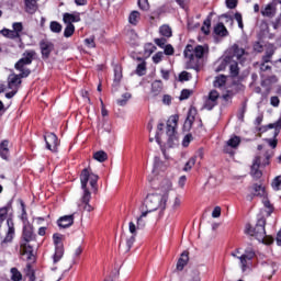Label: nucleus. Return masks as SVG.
<instances>
[{
	"mask_svg": "<svg viewBox=\"0 0 281 281\" xmlns=\"http://www.w3.org/2000/svg\"><path fill=\"white\" fill-rule=\"evenodd\" d=\"M131 98L132 94L130 92H125L124 94H122V99H119L116 101V104H119V106H126Z\"/></svg>",
	"mask_w": 281,
	"mask_h": 281,
	"instance_id": "nucleus-40",
	"label": "nucleus"
},
{
	"mask_svg": "<svg viewBox=\"0 0 281 281\" xmlns=\"http://www.w3.org/2000/svg\"><path fill=\"white\" fill-rule=\"evenodd\" d=\"M234 19L237 21L239 30H244L245 24H243V14L240 12H236Z\"/></svg>",
	"mask_w": 281,
	"mask_h": 281,
	"instance_id": "nucleus-53",
	"label": "nucleus"
},
{
	"mask_svg": "<svg viewBox=\"0 0 281 281\" xmlns=\"http://www.w3.org/2000/svg\"><path fill=\"white\" fill-rule=\"evenodd\" d=\"M188 80H192V74L188 71H182L179 75V81L180 82H188Z\"/></svg>",
	"mask_w": 281,
	"mask_h": 281,
	"instance_id": "nucleus-49",
	"label": "nucleus"
},
{
	"mask_svg": "<svg viewBox=\"0 0 281 281\" xmlns=\"http://www.w3.org/2000/svg\"><path fill=\"white\" fill-rule=\"evenodd\" d=\"M20 205H21V215L19 216L20 221H22V225H32L30 223V220L27 217V211L25 210V202L23 200H20Z\"/></svg>",
	"mask_w": 281,
	"mask_h": 281,
	"instance_id": "nucleus-30",
	"label": "nucleus"
},
{
	"mask_svg": "<svg viewBox=\"0 0 281 281\" xmlns=\"http://www.w3.org/2000/svg\"><path fill=\"white\" fill-rule=\"evenodd\" d=\"M164 54L166 56H173L175 55V47H172V44H167L164 48Z\"/></svg>",
	"mask_w": 281,
	"mask_h": 281,
	"instance_id": "nucleus-59",
	"label": "nucleus"
},
{
	"mask_svg": "<svg viewBox=\"0 0 281 281\" xmlns=\"http://www.w3.org/2000/svg\"><path fill=\"white\" fill-rule=\"evenodd\" d=\"M196 164V157H191L183 167V172H190L192 170V167Z\"/></svg>",
	"mask_w": 281,
	"mask_h": 281,
	"instance_id": "nucleus-43",
	"label": "nucleus"
},
{
	"mask_svg": "<svg viewBox=\"0 0 281 281\" xmlns=\"http://www.w3.org/2000/svg\"><path fill=\"white\" fill-rule=\"evenodd\" d=\"M10 142L8 139H4L0 143V157L1 159H4V161H8L10 157V149L8 148Z\"/></svg>",
	"mask_w": 281,
	"mask_h": 281,
	"instance_id": "nucleus-24",
	"label": "nucleus"
},
{
	"mask_svg": "<svg viewBox=\"0 0 281 281\" xmlns=\"http://www.w3.org/2000/svg\"><path fill=\"white\" fill-rule=\"evenodd\" d=\"M75 215H64L57 220V225L59 229H67L74 225Z\"/></svg>",
	"mask_w": 281,
	"mask_h": 281,
	"instance_id": "nucleus-18",
	"label": "nucleus"
},
{
	"mask_svg": "<svg viewBox=\"0 0 281 281\" xmlns=\"http://www.w3.org/2000/svg\"><path fill=\"white\" fill-rule=\"evenodd\" d=\"M86 47H89V49H93L95 47V36L87 37L83 41Z\"/></svg>",
	"mask_w": 281,
	"mask_h": 281,
	"instance_id": "nucleus-47",
	"label": "nucleus"
},
{
	"mask_svg": "<svg viewBox=\"0 0 281 281\" xmlns=\"http://www.w3.org/2000/svg\"><path fill=\"white\" fill-rule=\"evenodd\" d=\"M128 229H130V233L132 234V236L137 237V229H139V228H137V226L135 225V223L130 222V223H128Z\"/></svg>",
	"mask_w": 281,
	"mask_h": 281,
	"instance_id": "nucleus-62",
	"label": "nucleus"
},
{
	"mask_svg": "<svg viewBox=\"0 0 281 281\" xmlns=\"http://www.w3.org/2000/svg\"><path fill=\"white\" fill-rule=\"evenodd\" d=\"M254 52H257V54H262L265 47L261 45L260 42H255L252 45Z\"/></svg>",
	"mask_w": 281,
	"mask_h": 281,
	"instance_id": "nucleus-61",
	"label": "nucleus"
},
{
	"mask_svg": "<svg viewBox=\"0 0 281 281\" xmlns=\"http://www.w3.org/2000/svg\"><path fill=\"white\" fill-rule=\"evenodd\" d=\"M63 234L55 233L53 235V243L55 245V254L53 255L54 265L60 262V260H63V257L65 256V245H63Z\"/></svg>",
	"mask_w": 281,
	"mask_h": 281,
	"instance_id": "nucleus-8",
	"label": "nucleus"
},
{
	"mask_svg": "<svg viewBox=\"0 0 281 281\" xmlns=\"http://www.w3.org/2000/svg\"><path fill=\"white\" fill-rule=\"evenodd\" d=\"M202 26V32H204L205 34H210V27L212 25V18L207 16V19L204 20Z\"/></svg>",
	"mask_w": 281,
	"mask_h": 281,
	"instance_id": "nucleus-48",
	"label": "nucleus"
},
{
	"mask_svg": "<svg viewBox=\"0 0 281 281\" xmlns=\"http://www.w3.org/2000/svg\"><path fill=\"white\" fill-rule=\"evenodd\" d=\"M10 210H12V201H10L9 203H7L5 206H2L0 209V225L3 224L5 218H8V212H10Z\"/></svg>",
	"mask_w": 281,
	"mask_h": 281,
	"instance_id": "nucleus-31",
	"label": "nucleus"
},
{
	"mask_svg": "<svg viewBox=\"0 0 281 281\" xmlns=\"http://www.w3.org/2000/svg\"><path fill=\"white\" fill-rule=\"evenodd\" d=\"M274 54H276V50H273V49L266 50V54L262 56L261 61L262 63H271V58H273Z\"/></svg>",
	"mask_w": 281,
	"mask_h": 281,
	"instance_id": "nucleus-44",
	"label": "nucleus"
},
{
	"mask_svg": "<svg viewBox=\"0 0 281 281\" xmlns=\"http://www.w3.org/2000/svg\"><path fill=\"white\" fill-rule=\"evenodd\" d=\"M244 56H245V48H240V46H238V44H234L229 48L228 55H227V57H229L231 60H234V58H236V60H238V63H243Z\"/></svg>",
	"mask_w": 281,
	"mask_h": 281,
	"instance_id": "nucleus-16",
	"label": "nucleus"
},
{
	"mask_svg": "<svg viewBox=\"0 0 281 281\" xmlns=\"http://www.w3.org/2000/svg\"><path fill=\"white\" fill-rule=\"evenodd\" d=\"M138 8L144 12H147V10H150V4L148 3V0H138Z\"/></svg>",
	"mask_w": 281,
	"mask_h": 281,
	"instance_id": "nucleus-52",
	"label": "nucleus"
},
{
	"mask_svg": "<svg viewBox=\"0 0 281 281\" xmlns=\"http://www.w3.org/2000/svg\"><path fill=\"white\" fill-rule=\"evenodd\" d=\"M80 12H74V13H64L63 14V22L65 25H74V23H80Z\"/></svg>",
	"mask_w": 281,
	"mask_h": 281,
	"instance_id": "nucleus-19",
	"label": "nucleus"
},
{
	"mask_svg": "<svg viewBox=\"0 0 281 281\" xmlns=\"http://www.w3.org/2000/svg\"><path fill=\"white\" fill-rule=\"evenodd\" d=\"M267 225V220L261 216L257 220L256 226L252 227L251 224H246L245 234L248 236H255L259 243H265V238H267V231L265 226Z\"/></svg>",
	"mask_w": 281,
	"mask_h": 281,
	"instance_id": "nucleus-5",
	"label": "nucleus"
},
{
	"mask_svg": "<svg viewBox=\"0 0 281 281\" xmlns=\"http://www.w3.org/2000/svg\"><path fill=\"white\" fill-rule=\"evenodd\" d=\"M179 122V115H172L170 119L167 121V146L169 148H172L175 144H177L178 138H177V124Z\"/></svg>",
	"mask_w": 281,
	"mask_h": 281,
	"instance_id": "nucleus-7",
	"label": "nucleus"
},
{
	"mask_svg": "<svg viewBox=\"0 0 281 281\" xmlns=\"http://www.w3.org/2000/svg\"><path fill=\"white\" fill-rule=\"evenodd\" d=\"M147 216H148V212L144 211L140 214V216L136 218L137 229H144L146 227V221H144V218H146Z\"/></svg>",
	"mask_w": 281,
	"mask_h": 281,
	"instance_id": "nucleus-35",
	"label": "nucleus"
},
{
	"mask_svg": "<svg viewBox=\"0 0 281 281\" xmlns=\"http://www.w3.org/2000/svg\"><path fill=\"white\" fill-rule=\"evenodd\" d=\"M245 113H247V103H244L243 106L239 109V112L237 114V117L240 122H244L245 120Z\"/></svg>",
	"mask_w": 281,
	"mask_h": 281,
	"instance_id": "nucleus-51",
	"label": "nucleus"
},
{
	"mask_svg": "<svg viewBox=\"0 0 281 281\" xmlns=\"http://www.w3.org/2000/svg\"><path fill=\"white\" fill-rule=\"evenodd\" d=\"M214 34H216V36L225 37L229 36V31H227V27H225L223 22H220L214 26Z\"/></svg>",
	"mask_w": 281,
	"mask_h": 281,
	"instance_id": "nucleus-27",
	"label": "nucleus"
},
{
	"mask_svg": "<svg viewBox=\"0 0 281 281\" xmlns=\"http://www.w3.org/2000/svg\"><path fill=\"white\" fill-rule=\"evenodd\" d=\"M210 52L207 46L196 45L195 47L191 44H188L184 48L183 56L188 58L186 64V69H194L196 72L201 71V66L199 60Z\"/></svg>",
	"mask_w": 281,
	"mask_h": 281,
	"instance_id": "nucleus-2",
	"label": "nucleus"
},
{
	"mask_svg": "<svg viewBox=\"0 0 281 281\" xmlns=\"http://www.w3.org/2000/svg\"><path fill=\"white\" fill-rule=\"evenodd\" d=\"M228 63H232V57H225L221 64L218 65V67L216 68L215 71H225L226 67H227V64Z\"/></svg>",
	"mask_w": 281,
	"mask_h": 281,
	"instance_id": "nucleus-45",
	"label": "nucleus"
},
{
	"mask_svg": "<svg viewBox=\"0 0 281 281\" xmlns=\"http://www.w3.org/2000/svg\"><path fill=\"white\" fill-rule=\"evenodd\" d=\"M161 91H164V82L161 80H156L151 83L150 95L151 98H157V95H161Z\"/></svg>",
	"mask_w": 281,
	"mask_h": 281,
	"instance_id": "nucleus-23",
	"label": "nucleus"
},
{
	"mask_svg": "<svg viewBox=\"0 0 281 281\" xmlns=\"http://www.w3.org/2000/svg\"><path fill=\"white\" fill-rule=\"evenodd\" d=\"M21 78H27V77H21V72L19 75H11L9 76V89H14V87H19L21 85Z\"/></svg>",
	"mask_w": 281,
	"mask_h": 281,
	"instance_id": "nucleus-29",
	"label": "nucleus"
},
{
	"mask_svg": "<svg viewBox=\"0 0 281 281\" xmlns=\"http://www.w3.org/2000/svg\"><path fill=\"white\" fill-rule=\"evenodd\" d=\"M7 225H8V232L5 234L4 239L2 240V244L12 243V240H14V235H15L14 220H12V217H8Z\"/></svg>",
	"mask_w": 281,
	"mask_h": 281,
	"instance_id": "nucleus-17",
	"label": "nucleus"
},
{
	"mask_svg": "<svg viewBox=\"0 0 281 281\" xmlns=\"http://www.w3.org/2000/svg\"><path fill=\"white\" fill-rule=\"evenodd\" d=\"M250 175L254 179H260L262 177V171H260V157L256 156L252 166L250 167Z\"/></svg>",
	"mask_w": 281,
	"mask_h": 281,
	"instance_id": "nucleus-20",
	"label": "nucleus"
},
{
	"mask_svg": "<svg viewBox=\"0 0 281 281\" xmlns=\"http://www.w3.org/2000/svg\"><path fill=\"white\" fill-rule=\"evenodd\" d=\"M193 91L190 89H183L180 93V100H188V98H190L192 95Z\"/></svg>",
	"mask_w": 281,
	"mask_h": 281,
	"instance_id": "nucleus-54",
	"label": "nucleus"
},
{
	"mask_svg": "<svg viewBox=\"0 0 281 281\" xmlns=\"http://www.w3.org/2000/svg\"><path fill=\"white\" fill-rule=\"evenodd\" d=\"M268 128H274V134H273V138H266L265 142L268 143V145L270 146V148H277L278 147V135H280V131H281V119H279L277 122L274 123H270L268 124Z\"/></svg>",
	"mask_w": 281,
	"mask_h": 281,
	"instance_id": "nucleus-11",
	"label": "nucleus"
},
{
	"mask_svg": "<svg viewBox=\"0 0 281 281\" xmlns=\"http://www.w3.org/2000/svg\"><path fill=\"white\" fill-rule=\"evenodd\" d=\"M44 142L46 144L47 150H50V153H56L58 150V145L60 144L58 140V136L54 133H47L44 135Z\"/></svg>",
	"mask_w": 281,
	"mask_h": 281,
	"instance_id": "nucleus-13",
	"label": "nucleus"
},
{
	"mask_svg": "<svg viewBox=\"0 0 281 281\" xmlns=\"http://www.w3.org/2000/svg\"><path fill=\"white\" fill-rule=\"evenodd\" d=\"M154 43L160 47V49H164L166 46V43H168V41L166 40V37H160V38H155Z\"/></svg>",
	"mask_w": 281,
	"mask_h": 281,
	"instance_id": "nucleus-57",
	"label": "nucleus"
},
{
	"mask_svg": "<svg viewBox=\"0 0 281 281\" xmlns=\"http://www.w3.org/2000/svg\"><path fill=\"white\" fill-rule=\"evenodd\" d=\"M93 159H95V161H99L100 164H104V161L109 159V155H106V151L104 150H99L93 154Z\"/></svg>",
	"mask_w": 281,
	"mask_h": 281,
	"instance_id": "nucleus-32",
	"label": "nucleus"
},
{
	"mask_svg": "<svg viewBox=\"0 0 281 281\" xmlns=\"http://www.w3.org/2000/svg\"><path fill=\"white\" fill-rule=\"evenodd\" d=\"M252 194L250 195V199H254V196H266L267 190L262 184L255 183L252 186Z\"/></svg>",
	"mask_w": 281,
	"mask_h": 281,
	"instance_id": "nucleus-28",
	"label": "nucleus"
},
{
	"mask_svg": "<svg viewBox=\"0 0 281 281\" xmlns=\"http://www.w3.org/2000/svg\"><path fill=\"white\" fill-rule=\"evenodd\" d=\"M159 32L165 38H170L172 36V29L166 24L159 27Z\"/></svg>",
	"mask_w": 281,
	"mask_h": 281,
	"instance_id": "nucleus-37",
	"label": "nucleus"
},
{
	"mask_svg": "<svg viewBox=\"0 0 281 281\" xmlns=\"http://www.w3.org/2000/svg\"><path fill=\"white\" fill-rule=\"evenodd\" d=\"M12 27H13V31L16 33V34H20L21 36V32H23V23L21 22H14L12 24Z\"/></svg>",
	"mask_w": 281,
	"mask_h": 281,
	"instance_id": "nucleus-60",
	"label": "nucleus"
},
{
	"mask_svg": "<svg viewBox=\"0 0 281 281\" xmlns=\"http://www.w3.org/2000/svg\"><path fill=\"white\" fill-rule=\"evenodd\" d=\"M278 12V9L273 3H268L263 9H261V14L267 19H273Z\"/></svg>",
	"mask_w": 281,
	"mask_h": 281,
	"instance_id": "nucleus-22",
	"label": "nucleus"
},
{
	"mask_svg": "<svg viewBox=\"0 0 281 281\" xmlns=\"http://www.w3.org/2000/svg\"><path fill=\"white\" fill-rule=\"evenodd\" d=\"M161 166H164V162H161V159H159V157H155L153 172H159V168H161Z\"/></svg>",
	"mask_w": 281,
	"mask_h": 281,
	"instance_id": "nucleus-55",
	"label": "nucleus"
},
{
	"mask_svg": "<svg viewBox=\"0 0 281 281\" xmlns=\"http://www.w3.org/2000/svg\"><path fill=\"white\" fill-rule=\"evenodd\" d=\"M11 280L12 281H21L23 280V274L16 268H11Z\"/></svg>",
	"mask_w": 281,
	"mask_h": 281,
	"instance_id": "nucleus-41",
	"label": "nucleus"
},
{
	"mask_svg": "<svg viewBox=\"0 0 281 281\" xmlns=\"http://www.w3.org/2000/svg\"><path fill=\"white\" fill-rule=\"evenodd\" d=\"M218 91L212 90L203 104V109H206V111H212V109L218 104Z\"/></svg>",
	"mask_w": 281,
	"mask_h": 281,
	"instance_id": "nucleus-15",
	"label": "nucleus"
},
{
	"mask_svg": "<svg viewBox=\"0 0 281 281\" xmlns=\"http://www.w3.org/2000/svg\"><path fill=\"white\" fill-rule=\"evenodd\" d=\"M229 72L232 78H237L238 74H240V68H238V61H234L229 66Z\"/></svg>",
	"mask_w": 281,
	"mask_h": 281,
	"instance_id": "nucleus-39",
	"label": "nucleus"
},
{
	"mask_svg": "<svg viewBox=\"0 0 281 281\" xmlns=\"http://www.w3.org/2000/svg\"><path fill=\"white\" fill-rule=\"evenodd\" d=\"M254 258H256V252L254 250H246L245 254L237 257L243 273L251 271V267H254Z\"/></svg>",
	"mask_w": 281,
	"mask_h": 281,
	"instance_id": "nucleus-9",
	"label": "nucleus"
},
{
	"mask_svg": "<svg viewBox=\"0 0 281 281\" xmlns=\"http://www.w3.org/2000/svg\"><path fill=\"white\" fill-rule=\"evenodd\" d=\"M128 22L131 25H137V23H139V11H132L128 16Z\"/></svg>",
	"mask_w": 281,
	"mask_h": 281,
	"instance_id": "nucleus-38",
	"label": "nucleus"
},
{
	"mask_svg": "<svg viewBox=\"0 0 281 281\" xmlns=\"http://www.w3.org/2000/svg\"><path fill=\"white\" fill-rule=\"evenodd\" d=\"M196 116V109L191 108L188 111L187 119L183 124L184 131H190L192 128V124H194V117Z\"/></svg>",
	"mask_w": 281,
	"mask_h": 281,
	"instance_id": "nucleus-21",
	"label": "nucleus"
},
{
	"mask_svg": "<svg viewBox=\"0 0 281 281\" xmlns=\"http://www.w3.org/2000/svg\"><path fill=\"white\" fill-rule=\"evenodd\" d=\"M54 42L49 40H42L40 42V52L42 54V60H49V57L52 56V52L55 49Z\"/></svg>",
	"mask_w": 281,
	"mask_h": 281,
	"instance_id": "nucleus-10",
	"label": "nucleus"
},
{
	"mask_svg": "<svg viewBox=\"0 0 281 281\" xmlns=\"http://www.w3.org/2000/svg\"><path fill=\"white\" fill-rule=\"evenodd\" d=\"M135 236L131 235L127 239H126V249L125 251L127 252L130 249L133 248V245H135Z\"/></svg>",
	"mask_w": 281,
	"mask_h": 281,
	"instance_id": "nucleus-56",
	"label": "nucleus"
},
{
	"mask_svg": "<svg viewBox=\"0 0 281 281\" xmlns=\"http://www.w3.org/2000/svg\"><path fill=\"white\" fill-rule=\"evenodd\" d=\"M271 188H272V190H274V192H279V190H281V176H277L272 180Z\"/></svg>",
	"mask_w": 281,
	"mask_h": 281,
	"instance_id": "nucleus-42",
	"label": "nucleus"
},
{
	"mask_svg": "<svg viewBox=\"0 0 281 281\" xmlns=\"http://www.w3.org/2000/svg\"><path fill=\"white\" fill-rule=\"evenodd\" d=\"M240 136L233 135L224 146V153L226 155H234V150L240 146Z\"/></svg>",
	"mask_w": 281,
	"mask_h": 281,
	"instance_id": "nucleus-14",
	"label": "nucleus"
},
{
	"mask_svg": "<svg viewBox=\"0 0 281 281\" xmlns=\"http://www.w3.org/2000/svg\"><path fill=\"white\" fill-rule=\"evenodd\" d=\"M49 30L53 32V34H60V32H63V24H60L58 21H52L49 23Z\"/></svg>",
	"mask_w": 281,
	"mask_h": 281,
	"instance_id": "nucleus-34",
	"label": "nucleus"
},
{
	"mask_svg": "<svg viewBox=\"0 0 281 281\" xmlns=\"http://www.w3.org/2000/svg\"><path fill=\"white\" fill-rule=\"evenodd\" d=\"M168 203V194H157L151 193L146 196L145 200V207L147 211V214H150V212H157V210H160V212H164L166 210V204Z\"/></svg>",
	"mask_w": 281,
	"mask_h": 281,
	"instance_id": "nucleus-4",
	"label": "nucleus"
},
{
	"mask_svg": "<svg viewBox=\"0 0 281 281\" xmlns=\"http://www.w3.org/2000/svg\"><path fill=\"white\" fill-rule=\"evenodd\" d=\"M189 260H190V257L188 256V251H183L181 254L180 258L178 259L177 270L178 271H183V269L188 265Z\"/></svg>",
	"mask_w": 281,
	"mask_h": 281,
	"instance_id": "nucleus-26",
	"label": "nucleus"
},
{
	"mask_svg": "<svg viewBox=\"0 0 281 281\" xmlns=\"http://www.w3.org/2000/svg\"><path fill=\"white\" fill-rule=\"evenodd\" d=\"M262 203H263V206L267 207L268 210V216H271V214H273V205L271 204L269 199L265 196H263Z\"/></svg>",
	"mask_w": 281,
	"mask_h": 281,
	"instance_id": "nucleus-50",
	"label": "nucleus"
},
{
	"mask_svg": "<svg viewBox=\"0 0 281 281\" xmlns=\"http://www.w3.org/2000/svg\"><path fill=\"white\" fill-rule=\"evenodd\" d=\"M161 60H164V52H158L153 56V63L155 65H159Z\"/></svg>",
	"mask_w": 281,
	"mask_h": 281,
	"instance_id": "nucleus-58",
	"label": "nucleus"
},
{
	"mask_svg": "<svg viewBox=\"0 0 281 281\" xmlns=\"http://www.w3.org/2000/svg\"><path fill=\"white\" fill-rule=\"evenodd\" d=\"M261 271L263 273V278H267V280H271L276 271H278V263L273 261H263L261 262Z\"/></svg>",
	"mask_w": 281,
	"mask_h": 281,
	"instance_id": "nucleus-12",
	"label": "nucleus"
},
{
	"mask_svg": "<svg viewBox=\"0 0 281 281\" xmlns=\"http://www.w3.org/2000/svg\"><path fill=\"white\" fill-rule=\"evenodd\" d=\"M36 240V234L34 233V226L32 224H26L22 228V239L20 241V248L23 254L27 255V258L34 256V247L30 243Z\"/></svg>",
	"mask_w": 281,
	"mask_h": 281,
	"instance_id": "nucleus-3",
	"label": "nucleus"
},
{
	"mask_svg": "<svg viewBox=\"0 0 281 281\" xmlns=\"http://www.w3.org/2000/svg\"><path fill=\"white\" fill-rule=\"evenodd\" d=\"M98 179L100 177L91 170V168L82 169L80 173V182L82 195L80 199V203L78 204L79 210H83V212H93V207L91 206V191L87 188L89 181L92 190H98Z\"/></svg>",
	"mask_w": 281,
	"mask_h": 281,
	"instance_id": "nucleus-1",
	"label": "nucleus"
},
{
	"mask_svg": "<svg viewBox=\"0 0 281 281\" xmlns=\"http://www.w3.org/2000/svg\"><path fill=\"white\" fill-rule=\"evenodd\" d=\"M189 281H201V274L199 273V271H193Z\"/></svg>",
	"mask_w": 281,
	"mask_h": 281,
	"instance_id": "nucleus-64",
	"label": "nucleus"
},
{
	"mask_svg": "<svg viewBox=\"0 0 281 281\" xmlns=\"http://www.w3.org/2000/svg\"><path fill=\"white\" fill-rule=\"evenodd\" d=\"M136 75L137 76H146V61H142L136 67Z\"/></svg>",
	"mask_w": 281,
	"mask_h": 281,
	"instance_id": "nucleus-46",
	"label": "nucleus"
},
{
	"mask_svg": "<svg viewBox=\"0 0 281 281\" xmlns=\"http://www.w3.org/2000/svg\"><path fill=\"white\" fill-rule=\"evenodd\" d=\"M122 80V69H114V82H120Z\"/></svg>",
	"mask_w": 281,
	"mask_h": 281,
	"instance_id": "nucleus-63",
	"label": "nucleus"
},
{
	"mask_svg": "<svg viewBox=\"0 0 281 281\" xmlns=\"http://www.w3.org/2000/svg\"><path fill=\"white\" fill-rule=\"evenodd\" d=\"M24 8L27 14H35L38 10V3H36V0H24Z\"/></svg>",
	"mask_w": 281,
	"mask_h": 281,
	"instance_id": "nucleus-25",
	"label": "nucleus"
},
{
	"mask_svg": "<svg viewBox=\"0 0 281 281\" xmlns=\"http://www.w3.org/2000/svg\"><path fill=\"white\" fill-rule=\"evenodd\" d=\"M76 32V26L74 24H66V27L64 30V36L65 38H71Z\"/></svg>",
	"mask_w": 281,
	"mask_h": 281,
	"instance_id": "nucleus-36",
	"label": "nucleus"
},
{
	"mask_svg": "<svg viewBox=\"0 0 281 281\" xmlns=\"http://www.w3.org/2000/svg\"><path fill=\"white\" fill-rule=\"evenodd\" d=\"M23 56L24 57L16 61V64L14 65V69H16V71H20L21 78H27L30 74H32V70L25 67L26 65H32V60H34V56H36V50H26L24 52Z\"/></svg>",
	"mask_w": 281,
	"mask_h": 281,
	"instance_id": "nucleus-6",
	"label": "nucleus"
},
{
	"mask_svg": "<svg viewBox=\"0 0 281 281\" xmlns=\"http://www.w3.org/2000/svg\"><path fill=\"white\" fill-rule=\"evenodd\" d=\"M226 82H227V77L224 75H220V76L215 77L213 86L217 89H221V87H225Z\"/></svg>",
	"mask_w": 281,
	"mask_h": 281,
	"instance_id": "nucleus-33",
	"label": "nucleus"
}]
</instances>
